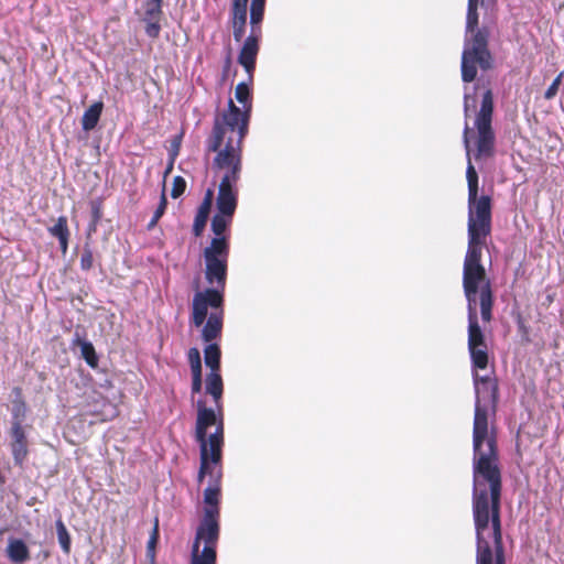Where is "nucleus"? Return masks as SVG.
Here are the masks:
<instances>
[{"label": "nucleus", "mask_w": 564, "mask_h": 564, "mask_svg": "<svg viewBox=\"0 0 564 564\" xmlns=\"http://www.w3.org/2000/svg\"><path fill=\"white\" fill-rule=\"evenodd\" d=\"M91 207V224L94 227L98 225V223L102 218V199L97 198L90 202Z\"/></svg>", "instance_id": "24"}, {"label": "nucleus", "mask_w": 564, "mask_h": 564, "mask_svg": "<svg viewBox=\"0 0 564 564\" xmlns=\"http://www.w3.org/2000/svg\"><path fill=\"white\" fill-rule=\"evenodd\" d=\"M104 110V102L102 101H95L93 105H90L84 112L82 117V128L84 131H91L94 130L100 119V116Z\"/></svg>", "instance_id": "15"}, {"label": "nucleus", "mask_w": 564, "mask_h": 564, "mask_svg": "<svg viewBox=\"0 0 564 564\" xmlns=\"http://www.w3.org/2000/svg\"><path fill=\"white\" fill-rule=\"evenodd\" d=\"M207 151L216 153L213 169L223 173L216 198L217 212L234 216L238 205L236 184L242 171V149L220 145L217 150Z\"/></svg>", "instance_id": "7"}, {"label": "nucleus", "mask_w": 564, "mask_h": 564, "mask_svg": "<svg viewBox=\"0 0 564 564\" xmlns=\"http://www.w3.org/2000/svg\"><path fill=\"white\" fill-rule=\"evenodd\" d=\"M182 139H183V132L175 135L172 140L171 148L169 150V155H170V159H172V161H175L176 156L180 153Z\"/></svg>", "instance_id": "29"}, {"label": "nucleus", "mask_w": 564, "mask_h": 564, "mask_svg": "<svg viewBox=\"0 0 564 564\" xmlns=\"http://www.w3.org/2000/svg\"><path fill=\"white\" fill-rule=\"evenodd\" d=\"M478 73H462V78L465 83H473Z\"/></svg>", "instance_id": "37"}, {"label": "nucleus", "mask_w": 564, "mask_h": 564, "mask_svg": "<svg viewBox=\"0 0 564 564\" xmlns=\"http://www.w3.org/2000/svg\"><path fill=\"white\" fill-rule=\"evenodd\" d=\"M6 553L9 560L15 564H22L30 560V550L20 539H10Z\"/></svg>", "instance_id": "14"}, {"label": "nucleus", "mask_w": 564, "mask_h": 564, "mask_svg": "<svg viewBox=\"0 0 564 564\" xmlns=\"http://www.w3.org/2000/svg\"><path fill=\"white\" fill-rule=\"evenodd\" d=\"M56 532H57V539L58 543L65 554H68L70 552V535L67 531V528L65 527L64 522L62 520L56 521Z\"/></svg>", "instance_id": "19"}, {"label": "nucleus", "mask_w": 564, "mask_h": 564, "mask_svg": "<svg viewBox=\"0 0 564 564\" xmlns=\"http://www.w3.org/2000/svg\"><path fill=\"white\" fill-rule=\"evenodd\" d=\"M478 4L479 0H468L466 28L474 32L478 26Z\"/></svg>", "instance_id": "20"}, {"label": "nucleus", "mask_w": 564, "mask_h": 564, "mask_svg": "<svg viewBox=\"0 0 564 564\" xmlns=\"http://www.w3.org/2000/svg\"><path fill=\"white\" fill-rule=\"evenodd\" d=\"M73 345L79 346L82 351V357L86 361V364L91 368H97L99 364V358L96 354L95 347L90 341L82 339L78 335L73 341Z\"/></svg>", "instance_id": "16"}, {"label": "nucleus", "mask_w": 564, "mask_h": 564, "mask_svg": "<svg viewBox=\"0 0 564 564\" xmlns=\"http://www.w3.org/2000/svg\"><path fill=\"white\" fill-rule=\"evenodd\" d=\"M10 435L12 438L10 448L14 464L21 467L29 454L28 438L23 426L19 423L11 424Z\"/></svg>", "instance_id": "10"}, {"label": "nucleus", "mask_w": 564, "mask_h": 564, "mask_svg": "<svg viewBox=\"0 0 564 564\" xmlns=\"http://www.w3.org/2000/svg\"><path fill=\"white\" fill-rule=\"evenodd\" d=\"M265 0H251L250 24L253 33H262L261 22L264 17Z\"/></svg>", "instance_id": "17"}, {"label": "nucleus", "mask_w": 564, "mask_h": 564, "mask_svg": "<svg viewBox=\"0 0 564 564\" xmlns=\"http://www.w3.org/2000/svg\"><path fill=\"white\" fill-rule=\"evenodd\" d=\"M186 189V181L182 176H175L173 180L171 196L173 198H178L184 194Z\"/></svg>", "instance_id": "27"}, {"label": "nucleus", "mask_w": 564, "mask_h": 564, "mask_svg": "<svg viewBox=\"0 0 564 564\" xmlns=\"http://www.w3.org/2000/svg\"><path fill=\"white\" fill-rule=\"evenodd\" d=\"M562 76H563V73H560L557 75V77L552 82V84L550 85V87L546 89V91L544 93V98L550 100L552 98H554L558 91V87L562 83Z\"/></svg>", "instance_id": "28"}, {"label": "nucleus", "mask_w": 564, "mask_h": 564, "mask_svg": "<svg viewBox=\"0 0 564 564\" xmlns=\"http://www.w3.org/2000/svg\"><path fill=\"white\" fill-rule=\"evenodd\" d=\"M68 239L69 237H63V238H59L58 239V242H59V249L62 251L63 254L66 253L67 251V248H68Z\"/></svg>", "instance_id": "36"}, {"label": "nucleus", "mask_w": 564, "mask_h": 564, "mask_svg": "<svg viewBox=\"0 0 564 564\" xmlns=\"http://www.w3.org/2000/svg\"><path fill=\"white\" fill-rule=\"evenodd\" d=\"M187 360H188L189 366L202 362L200 352H199L198 348L192 347L188 349Z\"/></svg>", "instance_id": "30"}, {"label": "nucleus", "mask_w": 564, "mask_h": 564, "mask_svg": "<svg viewBox=\"0 0 564 564\" xmlns=\"http://www.w3.org/2000/svg\"><path fill=\"white\" fill-rule=\"evenodd\" d=\"M489 31L487 29H478L470 42L466 45L462 55L460 70H490L492 68L494 58L488 50Z\"/></svg>", "instance_id": "8"}, {"label": "nucleus", "mask_w": 564, "mask_h": 564, "mask_svg": "<svg viewBox=\"0 0 564 564\" xmlns=\"http://www.w3.org/2000/svg\"><path fill=\"white\" fill-rule=\"evenodd\" d=\"M251 85L252 73H249V83H239L235 89V97L241 108L229 99L227 109L215 117L212 133L206 140L207 150H217L220 145L242 149L252 110Z\"/></svg>", "instance_id": "6"}, {"label": "nucleus", "mask_w": 564, "mask_h": 564, "mask_svg": "<svg viewBox=\"0 0 564 564\" xmlns=\"http://www.w3.org/2000/svg\"><path fill=\"white\" fill-rule=\"evenodd\" d=\"M208 318L209 315L207 314L206 319L200 325L202 334H204V327ZM223 327L224 324L220 333H223ZM200 336L205 343H208L204 349L205 365L209 368L205 379V393L212 397L214 408H208L204 399H198L196 402L195 440L199 445L198 484L203 482L205 474L210 470V463L219 464L221 462L225 445L224 381L220 373L221 350L219 345L214 343V340L221 337V334L210 340H206L204 335Z\"/></svg>", "instance_id": "4"}, {"label": "nucleus", "mask_w": 564, "mask_h": 564, "mask_svg": "<svg viewBox=\"0 0 564 564\" xmlns=\"http://www.w3.org/2000/svg\"><path fill=\"white\" fill-rule=\"evenodd\" d=\"M163 0H145L143 3V18L145 22L144 32L151 39H158L161 33V20L163 17Z\"/></svg>", "instance_id": "9"}, {"label": "nucleus", "mask_w": 564, "mask_h": 564, "mask_svg": "<svg viewBox=\"0 0 564 564\" xmlns=\"http://www.w3.org/2000/svg\"><path fill=\"white\" fill-rule=\"evenodd\" d=\"M221 462L210 463L209 485L204 490L203 518L196 529L191 551V564H216L217 543L220 535Z\"/></svg>", "instance_id": "5"}, {"label": "nucleus", "mask_w": 564, "mask_h": 564, "mask_svg": "<svg viewBox=\"0 0 564 564\" xmlns=\"http://www.w3.org/2000/svg\"><path fill=\"white\" fill-rule=\"evenodd\" d=\"M475 382L478 386L477 393H481L482 395H487L489 403L491 405L492 412L495 413L497 403H498V382L496 379L490 377H478L476 375Z\"/></svg>", "instance_id": "13"}, {"label": "nucleus", "mask_w": 564, "mask_h": 564, "mask_svg": "<svg viewBox=\"0 0 564 564\" xmlns=\"http://www.w3.org/2000/svg\"><path fill=\"white\" fill-rule=\"evenodd\" d=\"M14 392L17 393L19 399H15L13 401L12 424L19 423L22 425V422H23V420L25 417V413H26V404L21 398V392H22L21 388H14Z\"/></svg>", "instance_id": "18"}, {"label": "nucleus", "mask_w": 564, "mask_h": 564, "mask_svg": "<svg viewBox=\"0 0 564 564\" xmlns=\"http://www.w3.org/2000/svg\"><path fill=\"white\" fill-rule=\"evenodd\" d=\"M517 324H518V328H519V332L527 336L529 330H528V326L525 325L523 318L521 317V315L518 316V319H517Z\"/></svg>", "instance_id": "34"}, {"label": "nucleus", "mask_w": 564, "mask_h": 564, "mask_svg": "<svg viewBox=\"0 0 564 564\" xmlns=\"http://www.w3.org/2000/svg\"><path fill=\"white\" fill-rule=\"evenodd\" d=\"M502 473L495 422L487 408H475L473 423L471 509L476 564H507L501 522Z\"/></svg>", "instance_id": "2"}, {"label": "nucleus", "mask_w": 564, "mask_h": 564, "mask_svg": "<svg viewBox=\"0 0 564 564\" xmlns=\"http://www.w3.org/2000/svg\"><path fill=\"white\" fill-rule=\"evenodd\" d=\"M210 209H212V204L203 200L197 209V213L209 215Z\"/></svg>", "instance_id": "35"}, {"label": "nucleus", "mask_w": 564, "mask_h": 564, "mask_svg": "<svg viewBox=\"0 0 564 564\" xmlns=\"http://www.w3.org/2000/svg\"><path fill=\"white\" fill-rule=\"evenodd\" d=\"M48 232L57 239L63 238V237H69L67 217L59 216L57 218L55 225L48 228Z\"/></svg>", "instance_id": "21"}, {"label": "nucleus", "mask_w": 564, "mask_h": 564, "mask_svg": "<svg viewBox=\"0 0 564 564\" xmlns=\"http://www.w3.org/2000/svg\"><path fill=\"white\" fill-rule=\"evenodd\" d=\"M189 367H191L192 378H203L202 377V362L191 365Z\"/></svg>", "instance_id": "33"}, {"label": "nucleus", "mask_w": 564, "mask_h": 564, "mask_svg": "<svg viewBox=\"0 0 564 564\" xmlns=\"http://www.w3.org/2000/svg\"><path fill=\"white\" fill-rule=\"evenodd\" d=\"M213 199H214V191L212 188H208L205 193L203 200L213 205Z\"/></svg>", "instance_id": "38"}, {"label": "nucleus", "mask_w": 564, "mask_h": 564, "mask_svg": "<svg viewBox=\"0 0 564 564\" xmlns=\"http://www.w3.org/2000/svg\"><path fill=\"white\" fill-rule=\"evenodd\" d=\"M480 4L484 6L486 2L488 4H495L496 0H479Z\"/></svg>", "instance_id": "40"}, {"label": "nucleus", "mask_w": 564, "mask_h": 564, "mask_svg": "<svg viewBox=\"0 0 564 564\" xmlns=\"http://www.w3.org/2000/svg\"><path fill=\"white\" fill-rule=\"evenodd\" d=\"M203 384V378H192L191 394L194 398L195 394L200 393Z\"/></svg>", "instance_id": "31"}, {"label": "nucleus", "mask_w": 564, "mask_h": 564, "mask_svg": "<svg viewBox=\"0 0 564 564\" xmlns=\"http://www.w3.org/2000/svg\"><path fill=\"white\" fill-rule=\"evenodd\" d=\"M262 33H253L246 39L245 44L239 53L238 61L246 70H253L256 66V58L259 51L258 42Z\"/></svg>", "instance_id": "12"}, {"label": "nucleus", "mask_w": 564, "mask_h": 564, "mask_svg": "<svg viewBox=\"0 0 564 564\" xmlns=\"http://www.w3.org/2000/svg\"><path fill=\"white\" fill-rule=\"evenodd\" d=\"M166 205H167V199L165 196V192L163 189L162 194H161V198H160V204H159L156 210L154 212L152 219L150 220V223L147 226V228L149 230L153 229L156 226L159 219L164 215Z\"/></svg>", "instance_id": "22"}, {"label": "nucleus", "mask_w": 564, "mask_h": 564, "mask_svg": "<svg viewBox=\"0 0 564 564\" xmlns=\"http://www.w3.org/2000/svg\"><path fill=\"white\" fill-rule=\"evenodd\" d=\"M248 1L249 0H232L231 3L232 34L237 42L242 40L246 32Z\"/></svg>", "instance_id": "11"}, {"label": "nucleus", "mask_w": 564, "mask_h": 564, "mask_svg": "<svg viewBox=\"0 0 564 564\" xmlns=\"http://www.w3.org/2000/svg\"><path fill=\"white\" fill-rule=\"evenodd\" d=\"M234 216L216 213L212 218V231L215 237L203 251L205 260V280L209 288L195 292L192 301L191 324L200 326L209 318L204 327V338L210 340L220 334L225 318V289L228 275L229 240L224 234L232 223Z\"/></svg>", "instance_id": "3"}, {"label": "nucleus", "mask_w": 564, "mask_h": 564, "mask_svg": "<svg viewBox=\"0 0 564 564\" xmlns=\"http://www.w3.org/2000/svg\"><path fill=\"white\" fill-rule=\"evenodd\" d=\"M209 215L196 213L193 224V234L195 237L202 236L207 224Z\"/></svg>", "instance_id": "25"}, {"label": "nucleus", "mask_w": 564, "mask_h": 564, "mask_svg": "<svg viewBox=\"0 0 564 564\" xmlns=\"http://www.w3.org/2000/svg\"><path fill=\"white\" fill-rule=\"evenodd\" d=\"M174 162L175 161H172V159H170V163L164 172V176H166L169 173H171V171L173 170Z\"/></svg>", "instance_id": "39"}, {"label": "nucleus", "mask_w": 564, "mask_h": 564, "mask_svg": "<svg viewBox=\"0 0 564 564\" xmlns=\"http://www.w3.org/2000/svg\"><path fill=\"white\" fill-rule=\"evenodd\" d=\"M470 107H475V99L470 98V96L466 94L464 98V115L466 119L469 117Z\"/></svg>", "instance_id": "32"}, {"label": "nucleus", "mask_w": 564, "mask_h": 564, "mask_svg": "<svg viewBox=\"0 0 564 564\" xmlns=\"http://www.w3.org/2000/svg\"><path fill=\"white\" fill-rule=\"evenodd\" d=\"M471 129L465 121L463 131L467 152L468 185V247L463 267V289L468 312V351L473 367L486 369L488 366V345L477 316V303L484 323L492 321L494 292L486 269L481 264L482 248L491 234V198L478 197V174L470 161V138L475 135V160L489 159L495 155L496 134L492 120H475Z\"/></svg>", "instance_id": "1"}, {"label": "nucleus", "mask_w": 564, "mask_h": 564, "mask_svg": "<svg viewBox=\"0 0 564 564\" xmlns=\"http://www.w3.org/2000/svg\"><path fill=\"white\" fill-rule=\"evenodd\" d=\"M159 540V519L156 518L154 521V527L151 532L150 539L148 541L147 545V552L148 555H150L152 558L154 557V549Z\"/></svg>", "instance_id": "26"}, {"label": "nucleus", "mask_w": 564, "mask_h": 564, "mask_svg": "<svg viewBox=\"0 0 564 564\" xmlns=\"http://www.w3.org/2000/svg\"><path fill=\"white\" fill-rule=\"evenodd\" d=\"M79 264L83 271H89L94 265V253L87 243L83 248Z\"/></svg>", "instance_id": "23"}]
</instances>
